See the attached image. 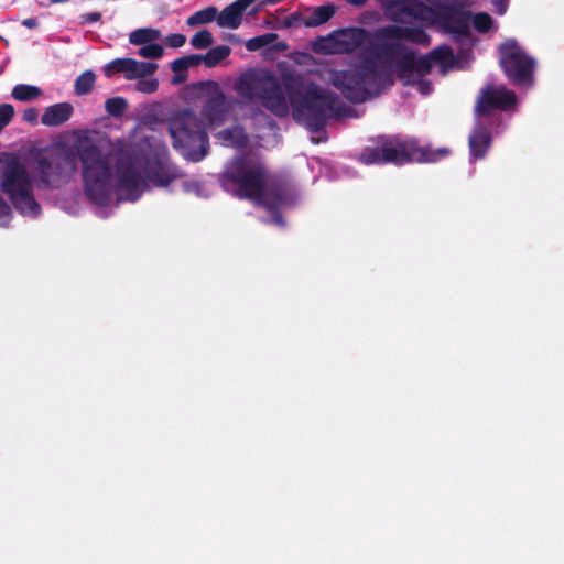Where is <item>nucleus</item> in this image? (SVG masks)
Returning <instances> with one entry per match:
<instances>
[{
  "label": "nucleus",
  "mask_w": 564,
  "mask_h": 564,
  "mask_svg": "<svg viewBox=\"0 0 564 564\" xmlns=\"http://www.w3.org/2000/svg\"><path fill=\"white\" fill-rule=\"evenodd\" d=\"M22 25L28 29H35L39 25V22L35 18H28L22 21Z\"/></svg>",
  "instance_id": "de8ad7c7"
},
{
  "label": "nucleus",
  "mask_w": 564,
  "mask_h": 564,
  "mask_svg": "<svg viewBox=\"0 0 564 564\" xmlns=\"http://www.w3.org/2000/svg\"><path fill=\"white\" fill-rule=\"evenodd\" d=\"M213 42V34L206 29L196 32L191 39V45L196 50H205L209 47Z\"/></svg>",
  "instance_id": "f704fd0d"
},
{
  "label": "nucleus",
  "mask_w": 564,
  "mask_h": 564,
  "mask_svg": "<svg viewBox=\"0 0 564 564\" xmlns=\"http://www.w3.org/2000/svg\"><path fill=\"white\" fill-rule=\"evenodd\" d=\"M517 102L514 91L507 89L505 86L495 87L487 85L481 88L475 104V117H487L495 110H509Z\"/></svg>",
  "instance_id": "f8f14e48"
},
{
  "label": "nucleus",
  "mask_w": 564,
  "mask_h": 564,
  "mask_svg": "<svg viewBox=\"0 0 564 564\" xmlns=\"http://www.w3.org/2000/svg\"><path fill=\"white\" fill-rule=\"evenodd\" d=\"M96 75L93 70H85L75 80L74 90L76 95L83 96L89 94L95 86Z\"/></svg>",
  "instance_id": "7c9ffc66"
},
{
  "label": "nucleus",
  "mask_w": 564,
  "mask_h": 564,
  "mask_svg": "<svg viewBox=\"0 0 564 564\" xmlns=\"http://www.w3.org/2000/svg\"><path fill=\"white\" fill-rule=\"evenodd\" d=\"M76 167V156L70 151L51 152L36 156L35 171L46 187L58 188L66 184Z\"/></svg>",
  "instance_id": "9b49d317"
},
{
  "label": "nucleus",
  "mask_w": 564,
  "mask_h": 564,
  "mask_svg": "<svg viewBox=\"0 0 564 564\" xmlns=\"http://www.w3.org/2000/svg\"><path fill=\"white\" fill-rule=\"evenodd\" d=\"M12 218V210L7 200L0 195V225L8 226Z\"/></svg>",
  "instance_id": "ea45409f"
},
{
  "label": "nucleus",
  "mask_w": 564,
  "mask_h": 564,
  "mask_svg": "<svg viewBox=\"0 0 564 564\" xmlns=\"http://www.w3.org/2000/svg\"><path fill=\"white\" fill-rule=\"evenodd\" d=\"M369 40V32L362 28L340 29L330 33L322 51L326 53L350 54Z\"/></svg>",
  "instance_id": "ddd939ff"
},
{
  "label": "nucleus",
  "mask_w": 564,
  "mask_h": 564,
  "mask_svg": "<svg viewBox=\"0 0 564 564\" xmlns=\"http://www.w3.org/2000/svg\"><path fill=\"white\" fill-rule=\"evenodd\" d=\"M492 137L490 129L477 121L468 138L469 151L473 159H484L491 147Z\"/></svg>",
  "instance_id": "aec40b11"
},
{
  "label": "nucleus",
  "mask_w": 564,
  "mask_h": 564,
  "mask_svg": "<svg viewBox=\"0 0 564 564\" xmlns=\"http://www.w3.org/2000/svg\"><path fill=\"white\" fill-rule=\"evenodd\" d=\"M256 0H236L234 3L239 8V10L243 13L246 9L252 4Z\"/></svg>",
  "instance_id": "49530a36"
},
{
  "label": "nucleus",
  "mask_w": 564,
  "mask_h": 564,
  "mask_svg": "<svg viewBox=\"0 0 564 564\" xmlns=\"http://www.w3.org/2000/svg\"><path fill=\"white\" fill-rule=\"evenodd\" d=\"M235 89L239 96L248 100H261L262 105L275 116L282 117L288 113V102L281 85L271 73L243 74L236 82Z\"/></svg>",
  "instance_id": "0eeeda50"
},
{
  "label": "nucleus",
  "mask_w": 564,
  "mask_h": 564,
  "mask_svg": "<svg viewBox=\"0 0 564 564\" xmlns=\"http://www.w3.org/2000/svg\"><path fill=\"white\" fill-rule=\"evenodd\" d=\"M499 64L507 78L516 86H530L533 82L535 61L519 43L509 39L499 46Z\"/></svg>",
  "instance_id": "9d476101"
},
{
  "label": "nucleus",
  "mask_w": 564,
  "mask_h": 564,
  "mask_svg": "<svg viewBox=\"0 0 564 564\" xmlns=\"http://www.w3.org/2000/svg\"><path fill=\"white\" fill-rule=\"evenodd\" d=\"M282 0H267L268 3L270 4H276L279 2H281Z\"/></svg>",
  "instance_id": "864d4df0"
},
{
  "label": "nucleus",
  "mask_w": 564,
  "mask_h": 564,
  "mask_svg": "<svg viewBox=\"0 0 564 564\" xmlns=\"http://www.w3.org/2000/svg\"><path fill=\"white\" fill-rule=\"evenodd\" d=\"M163 53V47L158 43L144 44L138 51L139 56L153 59L161 58Z\"/></svg>",
  "instance_id": "4c0bfd02"
},
{
  "label": "nucleus",
  "mask_w": 564,
  "mask_h": 564,
  "mask_svg": "<svg viewBox=\"0 0 564 564\" xmlns=\"http://www.w3.org/2000/svg\"><path fill=\"white\" fill-rule=\"evenodd\" d=\"M39 111L35 108H28L23 111L22 119L25 122L35 124L37 122Z\"/></svg>",
  "instance_id": "c03bdc74"
},
{
  "label": "nucleus",
  "mask_w": 564,
  "mask_h": 564,
  "mask_svg": "<svg viewBox=\"0 0 564 564\" xmlns=\"http://www.w3.org/2000/svg\"><path fill=\"white\" fill-rule=\"evenodd\" d=\"M221 134L225 137V139H229L231 137V131L230 130H225L221 132Z\"/></svg>",
  "instance_id": "3c124183"
},
{
  "label": "nucleus",
  "mask_w": 564,
  "mask_h": 564,
  "mask_svg": "<svg viewBox=\"0 0 564 564\" xmlns=\"http://www.w3.org/2000/svg\"><path fill=\"white\" fill-rule=\"evenodd\" d=\"M200 64H203L200 54H191L174 59L171 65L173 73L176 74L174 82H183L185 79V75L181 76L180 74L185 73L188 68L196 67Z\"/></svg>",
  "instance_id": "393cba45"
},
{
  "label": "nucleus",
  "mask_w": 564,
  "mask_h": 564,
  "mask_svg": "<svg viewBox=\"0 0 564 564\" xmlns=\"http://www.w3.org/2000/svg\"><path fill=\"white\" fill-rule=\"evenodd\" d=\"M230 53L231 48L228 45H219L210 48L206 54H200V58L206 67L213 68L226 59Z\"/></svg>",
  "instance_id": "bb28decb"
},
{
  "label": "nucleus",
  "mask_w": 564,
  "mask_h": 564,
  "mask_svg": "<svg viewBox=\"0 0 564 564\" xmlns=\"http://www.w3.org/2000/svg\"><path fill=\"white\" fill-rule=\"evenodd\" d=\"M286 197L285 186L282 182L274 180L271 174L268 175L264 194L256 203L264 206L269 212H274Z\"/></svg>",
  "instance_id": "412c9836"
},
{
  "label": "nucleus",
  "mask_w": 564,
  "mask_h": 564,
  "mask_svg": "<svg viewBox=\"0 0 564 564\" xmlns=\"http://www.w3.org/2000/svg\"><path fill=\"white\" fill-rule=\"evenodd\" d=\"M283 86L293 109V117L303 121L314 133L322 131L330 116L339 117L345 109L339 97L329 90L316 87L305 91L303 79L297 75L283 77Z\"/></svg>",
  "instance_id": "f257e3e1"
},
{
  "label": "nucleus",
  "mask_w": 564,
  "mask_h": 564,
  "mask_svg": "<svg viewBox=\"0 0 564 564\" xmlns=\"http://www.w3.org/2000/svg\"><path fill=\"white\" fill-rule=\"evenodd\" d=\"M117 189L126 193V198L134 202L141 196L142 176L129 156H120L116 163Z\"/></svg>",
  "instance_id": "4468645a"
},
{
  "label": "nucleus",
  "mask_w": 564,
  "mask_h": 564,
  "mask_svg": "<svg viewBox=\"0 0 564 564\" xmlns=\"http://www.w3.org/2000/svg\"><path fill=\"white\" fill-rule=\"evenodd\" d=\"M159 83L156 79H140L137 83V89L142 93L151 94L158 89Z\"/></svg>",
  "instance_id": "79ce46f5"
},
{
  "label": "nucleus",
  "mask_w": 564,
  "mask_h": 564,
  "mask_svg": "<svg viewBox=\"0 0 564 564\" xmlns=\"http://www.w3.org/2000/svg\"><path fill=\"white\" fill-rule=\"evenodd\" d=\"M183 189L187 193H195L200 195L202 184L197 181H186L183 183Z\"/></svg>",
  "instance_id": "a18cd8bd"
},
{
  "label": "nucleus",
  "mask_w": 564,
  "mask_h": 564,
  "mask_svg": "<svg viewBox=\"0 0 564 564\" xmlns=\"http://www.w3.org/2000/svg\"><path fill=\"white\" fill-rule=\"evenodd\" d=\"M377 36L381 40H395L394 42H401L404 40L424 47L430 46L431 44V36L421 26L389 24L380 28L377 31Z\"/></svg>",
  "instance_id": "f3484780"
},
{
  "label": "nucleus",
  "mask_w": 564,
  "mask_h": 564,
  "mask_svg": "<svg viewBox=\"0 0 564 564\" xmlns=\"http://www.w3.org/2000/svg\"><path fill=\"white\" fill-rule=\"evenodd\" d=\"M416 84H419V86H420V90H421L423 94H427V93H429V89H430V84H429V82H425V80H416Z\"/></svg>",
  "instance_id": "09e8293b"
},
{
  "label": "nucleus",
  "mask_w": 564,
  "mask_h": 564,
  "mask_svg": "<svg viewBox=\"0 0 564 564\" xmlns=\"http://www.w3.org/2000/svg\"><path fill=\"white\" fill-rule=\"evenodd\" d=\"M451 153L448 148L433 149L421 147L416 140L399 134H381L369 140L358 155V160L366 165L397 166L409 163H435Z\"/></svg>",
  "instance_id": "f03ea898"
},
{
  "label": "nucleus",
  "mask_w": 564,
  "mask_h": 564,
  "mask_svg": "<svg viewBox=\"0 0 564 564\" xmlns=\"http://www.w3.org/2000/svg\"><path fill=\"white\" fill-rule=\"evenodd\" d=\"M79 19H80L79 23L82 25L91 24V23L98 22L101 19V13L100 12H88V13L82 14L79 17Z\"/></svg>",
  "instance_id": "37998d69"
},
{
  "label": "nucleus",
  "mask_w": 564,
  "mask_h": 564,
  "mask_svg": "<svg viewBox=\"0 0 564 564\" xmlns=\"http://www.w3.org/2000/svg\"><path fill=\"white\" fill-rule=\"evenodd\" d=\"M174 149L192 162L202 161L209 150V138L204 121L192 110L176 112L169 122Z\"/></svg>",
  "instance_id": "39448f33"
},
{
  "label": "nucleus",
  "mask_w": 564,
  "mask_h": 564,
  "mask_svg": "<svg viewBox=\"0 0 564 564\" xmlns=\"http://www.w3.org/2000/svg\"><path fill=\"white\" fill-rule=\"evenodd\" d=\"M164 43L169 47L178 48L186 43V36L181 33H172L165 36Z\"/></svg>",
  "instance_id": "a19ab883"
},
{
  "label": "nucleus",
  "mask_w": 564,
  "mask_h": 564,
  "mask_svg": "<svg viewBox=\"0 0 564 564\" xmlns=\"http://www.w3.org/2000/svg\"><path fill=\"white\" fill-rule=\"evenodd\" d=\"M429 7L420 0H391L386 6V14L395 23H405L408 19L423 20Z\"/></svg>",
  "instance_id": "dca6fc26"
},
{
  "label": "nucleus",
  "mask_w": 564,
  "mask_h": 564,
  "mask_svg": "<svg viewBox=\"0 0 564 564\" xmlns=\"http://www.w3.org/2000/svg\"><path fill=\"white\" fill-rule=\"evenodd\" d=\"M495 3H496V4H499L498 13H499V14H503V13H505V11H506V7H505V4L502 3V1L497 0V1H495Z\"/></svg>",
  "instance_id": "8fccbe9b"
},
{
  "label": "nucleus",
  "mask_w": 564,
  "mask_h": 564,
  "mask_svg": "<svg viewBox=\"0 0 564 564\" xmlns=\"http://www.w3.org/2000/svg\"><path fill=\"white\" fill-rule=\"evenodd\" d=\"M243 13L232 2L217 12L216 21L220 28L237 29L242 22Z\"/></svg>",
  "instance_id": "b1692460"
},
{
  "label": "nucleus",
  "mask_w": 564,
  "mask_h": 564,
  "mask_svg": "<svg viewBox=\"0 0 564 564\" xmlns=\"http://www.w3.org/2000/svg\"><path fill=\"white\" fill-rule=\"evenodd\" d=\"M217 17V8L216 7H207L203 10L196 11L191 17H188L186 23L188 26H196L200 24H206L214 21Z\"/></svg>",
  "instance_id": "2f4dec72"
},
{
  "label": "nucleus",
  "mask_w": 564,
  "mask_h": 564,
  "mask_svg": "<svg viewBox=\"0 0 564 564\" xmlns=\"http://www.w3.org/2000/svg\"><path fill=\"white\" fill-rule=\"evenodd\" d=\"M229 111L225 94L217 91L209 96L202 108V116L210 127L221 126Z\"/></svg>",
  "instance_id": "6ab92c4d"
},
{
  "label": "nucleus",
  "mask_w": 564,
  "mask_h": 564,
  "mask_svg": "<svg viewBox=\"0 0 564 564\" xmlns=\"http://www.w3.org/2000/svg\"><path fill=\"white\" fill-rule=\"evenodd\" d=\"M75 148L86 196L98 206H107L112 195L110 155L89 138L79 139Z\"/></svg>",
  "instance_id": "20e7f679"
},
{
  "label": "nucleus",
  "mask_w": 564,
  "mask_h": 564,
  "mask_svg": "<svg viewBox=\"0 0 564 564\" xmlns=\"http://www.w3.org/2000/svg\"><path fill=\"white\" fill-rule=\"evenodd\" d=\"M268 175L269 170L262 162L239 156L223 173L220 182L227 191L235 187L239 198L256 202L264 194Z\"/></svg>",
  "instance_id": "423d86ee"
},
{
  "label": "nucleus",
  "mask_w": 564,
  "mask_h": 564,
  "mask_svg": "<svg viewBox=\"0 0 564 564\" xmlns=\"http://www.w3.org/2000/svg\"><path fill=\"white\" fill-rule=\"evenodd\" d=\"M137 61L133 58H116L104 67L105 76L110 77L115 73H123L126 78L134 72Z\"/></svg>",
  "instance_id": "a878e982"
},
{
  "label": "nucleus",
  "mask_w": 564,
  "mask_h": 564,
  "mask_svg": "<svg viewBox=\"0 0 564 564\" xmlns=\"http://www.w3.org/2000/svg\"><path fill=\"white\" fill-rule=\"evenodd\" d=\"M127 108L128 102L123 97H111L105 101V109L112 117H121Z\"/></svg>",
  "instance_id": "72a5a7b5"
},
{
  "label": "nucleus",
  "mask_w": 564,
  "mask_h": 564,
  "mask_svg": "<svg viewBox=\"0 0 564 564\" xmlns=\"http://www.w3.org/2000/svg\"><path fill=\"white\" fill-rule=\"evenodd\" d=\"M161 37L160 30L151 28L138 29L130 33L129 41L134 45H144L153 43Z\"/></svg>",
  "instance_id": "c85d7f7f"
},
{
  "label": "nucleus",
  "mask_w": 564,
  "mask_h": 564,
  "mask_svg": "<svg viewBox=\"0 0 564 564\" xmlns=\"http://www.w3.org/2000/svg\"><path fill=\"white\" fill-rule=\"evenodd\" d=\"M74 108L69 102H57L45 108L41 117L42 124L46 127H58L68 121Z\"/></svg>",
  "instance_id": "4be33fe9"
},
{
  "label": "nucleus",
  "mask_w": 564,
  "mask_h": 564,
  "mask_svg": "<svg viewBox=\"0 0 564 564\" xmlns=\"http://www.w3.org/2000/svg\"><path fill=\"white\" fill-rule=\"evenodd\" d=\"M473 17V25L475 30L479 33H487L494 24V19L490 14L486 12H478L471 14Z\"/></svg>",
  "instance_id": "c9c22d12"
},
{
  "label": "nucleus",
  "mask_w": 564,
  "mask_h": 564,
  "mask_svg": "<svg viewBox=\"0 0 564 564\" xmlns=\"http://www.w3.org/2000/svg\"><path fill=\"white\" fill-rule=\"evenodd\" d=\"M69 0H50L51 3H64L68 2Z\"/></svg>",
  "instance_id": "603ef678"
},
{
  "label": "nucleus",
  "mask_w": 564,
  "mask_h": 564,
  "mask_svg": "<svg viewBox=\"0 0 564 564\" xmlns=\"http://www.w3.org/2000/svg\"><path fill=\"white\" fill-rule=\"evenodd\" d=\"M14 113L15 111L12 105H0V132L12 121Z\"/></svg>",
  "instance_id": "58836bf2"
},
{
  "label": "nucleus",
  "mask_w": 564,
  "mask_h": 564,
  "mask_svg": "<svg viewBox=\"0 0 564 564\" xmlns=\"http://www.w3.org/2000/svg\"><path fill=\"white\" fill-rule=\"evenodd\" d=\"M276 39L278 35L275 33H265L259 36H254L246 42V48L250 52H254L271 45Z\"/></svg>",
  "instance_id": "473e14b6"
},
{
  "label": "nucleus",
  "mask_w": 564,
  "mask_h": 564,
  "mask_svg": "<svg viewBox=\"0 0 564 564\" xmlns=\"http://www.w3.org/2000/svg\"><path fill=\"white\" fill-rule=\"evenodd\" d=\"M0 187L21 215L37 217L41 214V206L33 194L32 180L26 167L19 161L6 165Z\"/></svg>",
  "instance_id": "6e6552de"
},
{
  "label": "nucleus",
  "mask_w": 564,
  "mask_h": 564,
  "mask_svg": "<svg viewBox=\"0 0 564 564\" xmlns=\"http://www.w3.org/2000/svg\"><path fill=\"white\" fill-rule=\"evenodd\" d=\"M435 14L446 32L463 37L470 35V11L464 10L456 4H441L436 8Z\"/></svg>",
  "instance_id": "2eb2a0df"
},
{
  "label": "nucleus",
  "mask_w": 564,
  "mask_h": 564,
  "mask_svg": "<svg viewBox=\"0 0 564 564\" xmlns=\"http://www.w3.org/2000/svg\"><path fill=\"white\" fill-rule=\"evenodd\" d=\"M378 51L380 56L395 59L397 76L404 86L416 84V80L412 78L413 74L423 77L433 68L429 53L417 58L415 52L402 42H383L378 46Z\"/></svg>",
  "instance_id": "1a4fd4ad"
},
{
  "label": "nucleus",
  "mask_w": 564,
  "mask_h": 564,
  "mask_svg": "<svg viewBox=\"0 0 564 564\" xmlns=\"http://www.w3.org/2000/svg\"><path fill=\"white\" fill-rule=\"evenodd\" d=\"M42 95V90L33 85L18 84L13 87L11 96L19 101H32Z\"/></svg>",
  "instance_id": "c756f323"
},
{
  "label": "nucleus",
  "mask_w": 564,
  "mask_h": 564,
  "mask_svg": "<svg viewBox=\"0 0 564 564\" xmlns=\"http://www.w3.org/2000/svg\"><path fill=\"white\" fill-rule=\"evenodd\" d=\"M158 68L155 63L150 62H138L134 66V72L129 75V79L142 78L152 75Z\"/></svg>",
  "instance_id": "e433bc0d"
},
{
  "label": "nucleus",
  "mask_w": 564,
  "mask_h": 564,
  "mask_svg": "<svg viewBox=\"0 0 564 564\" xmlns=\"http://www.w3.org/2000/svg\"><path fill=\"white\" fill-rule=\"evenodd\" d=\"M145 177L158 187L167 186L173 181L184 176L182 170L170 162L156 160L150 163L145 170Z\"/></svg>",
  "instance_id": "a211bd4d"
},
{
  "label": "nucleus",
  "mask_w": 564,
  "mask_h": 564,
  "mask_svg": "<svg viewBox=\"0 0 564 564\" xmlns=\"http://www.w3.org/2000/svg\"><path fill=\"white\" fill-rule=\"evenodd\" d=\"M329 82L352 104H362L379 97L386 88L394 84L392 73L379 67L371 59H365L348 69L332 70Z\"/></svg>",
  "instance_id": "7ed1b4c3"
},
{
  "label": "nucleus",
  "mask_w": 564,
  "mask_h": 564,
  "mask_svg": "<svg viewBox=\"0 0 564 564\" xmlns=\"http://www.w3.org/2000/svg\"><path fill=\"white\" fill-rule=\"evenodd\" d=\"M429 57L433 65L438 64L444 69L452 67L454 63V52L448 45L435 47L429 52Z\"/></svg>",
  "instance_id": "cd10ccee"
},
{
  "label": "nucleus",
  "mask_w": 564,
  "mask_h": 564,
  "mask_svg": "<svg viewBox=\"0 0 564 564\" xmlns=\"http://www.w3.org/2000/svg\"><path fill=\"white\" fill-rule=\"evenodd\" d=\"M336 6L327 3L313 8L311 14L303 20L306 28H314L328 22L336 13Z\"/></svg>",
  "instance_id": "5701e85b"
}]
</instances>
